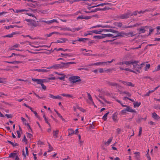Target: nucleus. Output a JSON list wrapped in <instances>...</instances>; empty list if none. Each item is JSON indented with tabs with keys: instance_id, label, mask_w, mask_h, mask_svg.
Masks as SVG:
<instances>
[{
	"instance_id": "nucleus-1",
	"label": "nucleus",
	"mask_w": 160,
	"mask_h": 160,
	"mask_svg": "<svg viewBox=\"0 0 160 160\" xmlns=\"http://www.w3.org/2000/svg\"><path fill=\"white\" fill-rule=\"evenodd\" d=\"M138 61H136V62H134L133 65V69L135 70L137 72H140V71L142 69V67L143 66L145 65V62H142L140 65L138 64Z\"/></svg>"
},
{
	"instance_id": "nucleus-2",
	"label": "nucleus",
	"mask_w": 160,
	"mask_h": 160,
	"mask_svg": "<svg viewBox=\"0 0 160 160\" xmlns=\"http://www.w3.org/2000/svg\"><path fill=\"white\" fill-rule=\"evenodd\" d=\"M111 32L112 35V38L118 37H124V34L122 32H119L118 31L112 29Z\"/></svg>"
},
{
	"instance_id": "nucleus-3",
	"label": "nucleus",
	"mask_w": 160,
	"mask_h": 160,
	"mask_svg": "<svg viewBox=\"0 0 160 160\" xmlns=\"http://www.w3.org/2000/svg\"><path fill=\"white\" fill-rule=\"evenodd\" d=\"M130 16L131 12L129 11L126 13L117 16V18L119 19H126L129 18Z\"/></svg>"
},
{
	"instance_id": "nucleus-4",
	"label": "nucleus",
	"mask_w": 160,
	"mask_h": 160,
	"mask_svg": "<svg viewBox=\"0 0 160 160\" xmlns=\"http://www.w3.org/2000/svg\"><path fill=\"white\" fill-rule=\"evenodd\" d=\"M80 77L78 76H72L69 78V80L70 82L72 83H75L81 81L79 79Z\"/></svg>"
},
{
	"instance_id": "nucleus-5",
	"label": "nucleus",
	"mask_w": 160,
	"mask_h": 160,
	"mask_svg": "<svg viewBox=\"0 0 160 160\" xmlns=\"http://www.w3.org/2000/svg\"><path fill=\"white\" fill-rule=\"evenodd\" d=\"M36 9H29L28 10H26L25 11L27 12L25 14L27 15L30 16H31L33 17H35V15L33 13H35L36 11Z\"/></svg>"
},
{
	"instance_id": "nucleus-6",
	"label": "nucleus",
	"mask_w": 160,
	"mask_h": 160,
	"mask_svg": "<svg viewBox=\"0 0 160 160\" xmlns=\"http://www.w3.org/2000/svg\"><path fill=\"white\" fill-rule=\"evenodd\" d=\"M62 68V66L61 65L60 63L54 64L52 66L47 67L46 68L48 69H52L53 70H57Z\"/></svg>"
},
{
	"instance_id": "nucleus-7",
	"label": "nucleus",
	"mask_w": 160,
	"mask_h": 160,
	"mask_svg": "<svg viewBox=\"0 0 160 160\" xmlns=\"http://www.w3.org/2000/svg\"><path fill=\"white\" fill-rule=\"evenodd\" d=\"M74 63H75L74 62H68L66 63L61 62L60 63V64L62 66V68H68L69 65Z\"/></svg>"
},
{
	"instance_id": "nucleus-8",
	"label": "nucleus",
	"mask_w": 160,
	"mask_h": 160,
	"mask_svg": "<svg viewBox=\"0 0 160 160\" xmlns=\"http://www.w3.org/2000/svg\"><path fill=\"white\" fill-rule=\"evenodd\" d=\"M110 9V8H107L106 7H105L104 8H95L93 10V11L94 12H96L98 11H106V10H108Z\"/></svg>"
},
{
	"instance_id": "nucleus-9",
	"label": "nucleus",
	"mask_w": 160,
	"mask_h": 160,
	"mask_svg": "<svg viewBox=\"0 0 160 160\" xmlns=\"http://www.w3.org/2000/svg\"><path fill=\"white\" fill-rule=\"evenodd\" d=\"M99 27H101L102 28H110L111 27L109 25H102L101 24L99 25H97L95 26H93L91 27L90 28H99Z\"/></svg>"
},
{
	"instance_id": "nucleus-10",
	"label": "nucleus",
	"mask_w": 160,
	"mask_h": 160,
	"mask_svg": "<svg viewBox=\"0 0 160 160\" xmlns=\"http://www.w3.org/2000/svg\"><path fill=\"white\" fill-rule=\"evenodd\" d=\"M73 110L75 112L76 111L77 109H79L80 111L82 112H84L85 111L84 109L79 107V106L78 105H76V106H74L73 107Z\"/></svg>"
},
{
	"instance_id": "nucleus-11",
	"label": "nucleus",
	"mask_w": 160,
	"mask_h": 160,
	"mask_svg": "<svg viewBox=\"0 0 160 160\" xmlns=\"http://www.w3.org/2000/svg\"><path fill=\"white\" fill-rule=\"evenodd\" d=\"M91 16H84L83 15H81L80 16H79L77 18V20L79 19H85L86 20L89 19L91 18Z\"/></svg>"
},
{
	"instance_id": "nucleus-12",
	"label": "nucleus",
	"mask_w": 160,
	"mask_h": 160,
	"mask_svg": "<svg viewBox=\"0 0 160 160\" xmlns=\"http://www.w3.org/2000/svg\"><path fill=\"white\" fill-rule=\"evenodd\" d=\"M68 41V39L66 38H60L59 40H57L55 43H63L66 42Z\"/></svg>"
},
{
	"instance_id": "nucleus-13",
	"label": "nucleus",
	"mask_w": 160,
	"mask_h": 160,
	"mask_svg": "<svg viewBox=\"0 0 160 160\" xmlns=\"http://www.w3.org/2000/svg\"><path fill=\"white\" fill-rule=\"evenodd\" d=\"M125 107H127L126 109L127 112L135 113L136 112V111L135 109H132V108L130 107L129 106L126 105V106Z\"/></svg>"
},
{
	"instance_id": "nucleus-14",
	"label": "nucleus",
	"mask_w": 160,
	"mask_h": 160,
	"mask_svg": "<svg viewBox=\"0 0 160 160\" xmlns=\"http://www.w3.org/2000/svg\"><path fill=\"white\" fill-rule=\"evenodd\" d=\"M28 25L33 27H35L37 26L36 21L32 20H31L30 23H28Z\"/></svg>"
},
{
	"instance_id": "nucleus-15",
	"label": "nucleus",
	"mask_w": 160,
	"mask_h": 160,
	"mask_svg": "<svg viewBox=\"0 0 160 160\" xmlns=\"http://www.w3.org/2000/svg\"><path fill=\"white\" fill-rule=\"evenodd\" d=\"M122 83L124 85L128 86L133 87L134 86V84H133L131 82H123Z\"/></svg>"
},
{
	"instance_id": "nucleus-16",
	"label": "nucleus",
	"mask_w": 160,
	"mask_h": 160,
	"mask_svg": "<svg viewBox=\"0 0 160 160\" xmlns=\"http://www.w3.org/2000/svg\"><path fill=\"white\" fill-rule=\"evenodd\" d=\"M59 131L56 130L55 131H54L53 132V135L54 138L56 139L58 137Z\"/></svg>"
},
{
	"instance_id": "nucleus-17",
	"label": "nucleus",
	"mask_w": 160,
	"mask_h": 160,
	"mask_svg": "<svg viewBox=\"0 0 160 160\" xmlns=\"http://www.w3.org/2000/svg\"><path fill=\"white\" fill-rule=\"evenodd\" d=\"M46 79H42V81L40 82V83H39V84H40L42 87V88L45 90L46 89V86L43 84V83L45 82V81Z\"/></svg>"
},
{
	"instance_id": "nucleus-18",
	"label": "nucleus",
	"mask_w": 160,
	"mask_h": 160,
	"mask_svg": "<svg viewBox=\"0 0 160 160\" xmlns=\"http://www.w3.org/2000/svg\"><path fill=\"white\" fill-rule=\"evenodd\" d=\"M106 62H96V63H94V65H96V66L102 65V66H104L105 65V64H106Z\"/></svg>"
},
{
	"instance_id": "nucleus-19",
	"label": "nucleus",
	"mask_w": 160,
	"mask_h": 160,
	"mask_svg": "<svg viewBox=\"0 0 160 160\" xmlns=\"http://www.w3.org/2000/svg\"><path fill=\"white\" fill-rule=\"evenodd\" d=\"M21 119L22 121L23 122V123L25 125H27L30 129H31L30 127V126L29 125V124L28 123L26 122L27 121H26V119L22 117L21 118Z\"/></svg>"
},
{
	"instance_id": "nucleus-20",
	"label": "nucleus",
	"mask_w": 160,
	"mask_h": 160,
	"mask_svg": "<svg viewBox=\"0 0 160 160\" xmlns=\"http://www.w3.org/2000/svg\"><path fill=\"white\" fill-rule=\"evenodd\" d=\"M147 26H145L144 27H141L140 28H138V30L139 32V33H144L146 31V30L145 29V28L147 27Z\"/></svg>"
},
{
	"instance_id": "nucleus-21",
	"label": "nucleus",
	"mask_w": 160,
	"mask_h": 160,
	"mask_svg": "<svg viewBox=\"0 0 160 160\" xmlns=\"http://www.w3.org/2000/svg\"><path fill=\"white\" fill-rule=\"evenodd\" d=\"M152 117L156 120H158L160 118V117L155 112L152 113Z\"/></svg>"
},
{
	"instance_id": "nucleus-22",
	"label": "nucleus",
	"mask_w": 160,
	"mask_h": 160,
	"mask_svg": "<svg viewBox=\"0 0 160 160\" xmlns=\"http://www.w3.org/2000/svg\"><path fill=\"white\" fill-rule=\"evenodd\" d=\"M107 84L108 85L110 86H117L118 85V84L117 83L111 82L110 81L107 82Z\"/></svg>"
},
{
	"instance_id": "nucleus-23",
	"label": "nucleus",
	"mask_w": 160,
	"mask_h": 160,
	"mask_svg": "<svg viewBox=\"0 0 160 160\" xmlns=\"http://www.w3.org/2000/svg\"><path fill=\"white\" fill-rule=\"evenodd\" d=\"M33 71H37L39 72H48V70H47L46 69H34L32 70Z\"/></svg>"
},
{
	"instance_id": "nucleus-24",
	"label": "nucleus",
	"mask_w": 160,
	"mask_h": 160,
	"mask_svg": "<svg viewBox=\"0 0 160 160\" xmlns=\"http://www.w3.org/2000/svg\"><path fill=\"white\" fill-rule=\"evenodd\" d=\"M90 32L93 33H94L96 34H100L101 32V29H100L99 30H93L91 31Z\"/></svg>"
},
{
	"instance_id": "nucleus-25",
	"label": "nucleus",
	"mask_w": 160,
	"mask_h": 160,
	"mask_svg": "<svg viewBox=\"0 0 160 160\" xmlns=\"http://www.w3.org/2000/svg\"><path fill=\"white\" fill-rule=\"evenodd\" d=\"M61 95L63 97H67L69 98H73V96L71 94L62 93L61 94Z\"/></svg>"
},
{
	"instance_id": "nucleus-26",
	"label": "nucleus",
	"mask_w": 160,
	"mask_h": 160,
	"mask_svg": "<svg viewBox=\"0 0 160 160\" xmlns=\"http://www.w3.org/2000/svg\"><path fill=\"white\" fill-rule=\"evenodd\" d=\"M25 150H26V154H25V152L24 150L23 149L22 151V155L24 156V158H26V155H28V148L27 147H25Z\"/></svg>"
},
{
	"instance_id": "nucleus-27",
	"label": "nucleus",
	"mask_w": 160,
	"mask_h": 160,
	"mask_svg": "<svg viewBox=\"0 0 160 160\" xmlns=\"http://www.w3.org/2000/svg\"><path fill=\"white\" fill-rule=\"evenodd\" d=\"M17 153L15 152H13L9 154V158H15V157L16 156Z\"/></svg>"
},
{
	"instance_id": "nucleus-28",
	"label": "nucleus",
	"mask_w": 160,
	"mask_h": 160,
	"mask_svg": "<svg viewBox=\"0 0 160 160\" xmlns=\"http://www.w3.org/2000/svg\"><path fill=\"white\" fill-rule=\"evenodd\" d=\"M114 24L118 28H121L122 25V23L121 22H115Z\"/></svg>"
},
{
	"instance_id": "nucleus-29",
	"label": "nucleus",
	"mask_w": 160,
	"mask_h": 160,
	"mask_svg": "<svg viewBox=\"0 0 160 160\" xmlns=\"http://www.w3.org/2000/svg\"><path fill=\"white\" fill-rule=\"evenodd\" d=\"M68 135H72L74 133V131L73 129L70 128L68 129Z\"/></svg>"
},
{
	"instance_id": "nucleus-30",
	"label": "nucleus",
	"mask_w": 160,
	"mask_h": 160,
	"mask_svg": "<svg viewBox=\"0 0 160 160\" xmlns=\"http://www.w3.org/2000/svg\"><path fill=\"white\" fill-rule=\"evenodd\" d=\"M123 34H124V37L125 36H134L133 34V32H130L127 33H124L123 32Z\"/></svg>"
},
{
	"instance_id": "nucleus-31",
	"label": "nucleus",
	"mask_w": 160,
	"mask_h": 160,
	"mask_svg": "<svg viewBox=\"0 0 160 160\" xmlns=\"http://www.w3.org/2000/svg\"><path fill=\"white\" fill-rule=\"evenodd\" d=\"M54 50H56L57 51H58L60 50L64 52H65V51H70V50H69V49H63L62 48H54Z\"/></svg>"
},
{
	"instance_id": "nucleus-32",
	"label": "nucleus",
	"mask_w": 160,
	"mask_h": 160,
	"mask_svg": "<svg viewBox=\"0 0 160 160\" xmlns=\"http://www.w3.org/2000/svg\"><path fill=\"white\" fill-rule=\"evenodd\" d=\"M42 80V79H37L34 78H32V81L37 82V83L38 84H39Z\"/></svg>"
},
{
	"instance_id": "nucleus-33",
	"label": "nucleus",
	"mask_w": 160,
	"mask_h": 160,
	"mask_svg": "<svg viewBox=\"0 0 160 160\" xmlns=\"http://www.w3.org/2000/svg\"><path fill=\"white\" fill-rule=\"evenodd\" d=\"M135 155V157L137 160H139L140 157V153L139 152H137L134 153Z\"/></svg>"
},
{
	"instance_id": "nucleus-34",
	"label": "nucleus",
	"mask_w": 160,
	"mask_h": 160,
	"mask_svg": "<svg viewBox=\"0 0 160 160\" xmlns=\"http://www.w3.org/2000/svg\"><path fill=\"white\" fill-rule=\"evenodd\" d=\"M16 33V32H13L10 34H8V35H5L4 37H8V38H12L13 37V35H15Z\"/></svg>"
},
{
	"instance_id": "nucleus-35",
	"label": "nucleus",
	"mask_w": 160,
	"mask_h": 160,
	"mask_svg": "<svg viewBox=\"0 0 160 160\" xmlns=\"http://www.w3.org/2000/svg\"><path fill=\"white\" fill-rule=\"evenodd\" d=\"M124 64L126 65H129L130 64H132L135 62H136V61H134V62H132L131 61H124Z\"/></svg>"
},
{
	"instance_id": "nucleus-36",
	"label": "nucleus",
	"mask_w": 160,
	"mask_h": 160,
	"mask_svg": "<svg viewBox=\"0 0 160 160\" xmlns=\"http://www.w3.org/2000/svg\"><path fill=\"white\" fill-rule=\"evenodd\" d=\"M112 138H110L107 142H105V144L107 146H108L110 144L112 140Z\"/></svg>"
},
{
	"instance_id": "nucleus-37",
	"label": "nucleus",
	"mask_w": 160,
	"mask_h": 160,
	"mask_svg": "<svg viewBox=\"0 0 160 160\" xmlns=\"http://www.w3.org/2000/svg\"><path fill=\"white\" fill-rule=\"evenodd\" d=\"M141 103L140 102H136L133 103V106L134 108L138 107L141 105Z\"/></svg>"
},
{
	"instance_id": "nucleus-38",
	"label": "nucleus",
	"mask_w": 160,
	"mask_h": 160,
	"mask_svg": "<svg viewBox=\"0 0 160 160\" xmlns=\"http://www.w3.org/2000/svg\"><path fill=\"white\" fill-rule=\"evenodd\" d=\"M55 22H58L56 20L53 19L50 21H47V23L49 24Z\"/></svg>"
},
{
	"instance_id": "nucleus-39",
	"label": "nucleus",
	"mask_w": 160,
	"mask_h": 160,
	"mask_svg": "<svg viewBox=\"0 0 160 160\" xmlns=\"http://www.w3.org/2000/svg\"><path fill=\"white\" fill-rule=\"evenodd\" d=\"M117 117L115 113H114L112 116V119L114 121H118Z\"/></svg>"
},
{
	"instance_id": "nucleus-40",
	"label": "nucleus",
	"mask_w": 160,
	"mask_h": 160,
	"mask_svg": "<svg viewBox=\"0 0 160 160\" xmlns=\"http://www.w3.org/2000/svg\"><path fill=\"white\" fill-rule=\"evenodd\" d=\"M109 112H108L107 113H106L104 116L102 117V119L104 121H106L107 119V117L109 113Z\"/></svg>"
},
{
	"instance_id": "nucleus-41",
	"label": "nucleus",
	"mask_w": 160,
	"mask_h": 160,
	"mask_svg": "<svg viewBox=\"0 0 160 160\" xmlns=\"http://www.w3.org/2000/svg\"><path fill=\"white\" fill-rule=\"evenodd\" d=\"M88 38H78V41L79 42H85V40H88Z\"/></svg>"
},
{
	"instance_id": "nucleus-42",
	"label": "nucleus",
	"mask_w": 160,
	"mask_h": 160,
	"mask_svg": "<svg viewBox=\"0 0 160 160\" xmlns=\"http://www.w3.org/2000/svg\"><path fill=\"white\" fill-rule=\"evenodd\" d=\"M88 99L92 103H94L90 93H88Z\"/></svg>"
},
{
	"instance_id": "nucleus-43",
	"label": "nucleus",
	"mask_w": 160,
	"mask_h": 160,
	"mask_svg": "<svg viewBox=\"0 0 160 160\" xmlns=\"http://www.w3.org/2000/svg\"><path fill=\"white\" fill-rule=\"evenodd\" d=\"M111 29H101V32H111V31L112 30Z\"/></svg>"
},
{
	"instance_id": "nucleus-44",
	"label": "nucleus",
	"mask_w": 160,
	"mask_h": 160,
	"mask_svg": "<svg viewBox=\"0 0 160 160\" xmlns=\"http://www.w3.org/2000/svg\"><path fill=\"white\" fill-rule=\"evenodd\" d=\"M44 120L46 123H47L49 127H51V125L50 123L49 122V121H50V119H48L47 118H46L44 119Z\"/></svg>"
},
{
	"instance_id": "nucleus-45",
	"label": "nucleus",
	"mask_w": 160,
	"mask_h": 160,
	"mask_svg": "<svg viewBox=\"0 0 160 160\" xmlns=\"http://www.w3.org/2000/svg\"><path fill=\"white\" fill-rule=\"evenodd\" d=\"M26 9H16L15 10V12L16 13H21L24 11H25Z\"/></svg>"
},
{
	"instance_id": "nucleus-46",
	"label": "nucleus",
	"mask_w": 160,
	"mask_h": 160,
	"mask_svg": "<svg viewBox=\"0 0 160 160\" xmlns=\"http://www.w3.org/2000/svg\"><path fill=\"white\" fill-rule=\"evenodd\" d=\"M149 11V10L148 9H146L144 11H138V13H139V14H141V13H142V14H143L145 12H148Z\"/></svg>"
},
{
	"instance_id": "nucleus-47",
	"label": "nucleus",
	"mask_w": 160,
	"mask_h": 160,
	"mask_svg": "<svg viewBox=\"0 0 160 160\" xmlns=\"http://www.w3.org/2000/svg\"><path fill=\"white\" fill-rule=\"evenodd\" d=\"M123 93L127 95L128 97H131L132 96V94L128 92L125 91L123 92Z\"/></svg>"
},
{
	"instance_id": "nucleus-48",
	"label": "nucleus",
	"mask_w": 160,
	"mask_h": 160,
	"mask_svg": "<svg viewBox=\"0 0 160 160\" xmlns=\"http://www.w3.org/2000/svg\"><path fill=\"white\" fill-rule=\"evenodd\" d=\"M54 110L57 113L59 118H62V116L56 110L54 109Z\"/></svg>"
},
{
	"instance_id": "nucleus-49",
	"label": "nucleus",
	"mask_w": 160,
	"mask_h": 160,
	"mask_svg": "<svg viewBox=\"0 0 160 160\" xmlns=\"http://www.w3.org/2000/svg\"><path fill=\"white\" fill-rule=\"evenodd\" d=\"M136 25H134L133 26H123L122 27V28H132L133 27H136Z\"/></svg>"
},
{
	"instance_id": "nucleus-50",
	"label": "nucleus",
	"mask_w": 160,
	"mask_h": 160,
	"mask_svg": "<svg viewBox=\"0 0 160 160\" xmlns=\"http://www.w3.org/2000/svg\"><path fill=\"white\" fill-rule=\"evenodd\" d=\"M62 77H58V78L59 79L61 80H64L65 77H66V75L64 74V76H62Z\"/></svg>"
},
{
	"instance_id": "nucleus-51",
	"label": "nucleus",
	"mask_w": 160,
	"mask_h": 160,
	"mask_svg": "<svg viewBox=\"0 0 160 160\" xmlns=\"http://www.w3.org/2000/svg\"><path fill=\"white\" fill-rule=\"evenodd\" d=\"M127 111L126 110V109L122 110L120 112L121 114L122 115H123L124 114L126 113Z\"/></svg>"
},
{
	"instance_id": "nucleus-52",
	"label": "nucleus",
	"mask_w": 160,
	"mask_h": 160,
	"mask_svg": "<svg viewBox=\"0 0 160 160\" xmlns=\"http://www.w3.org/2000/svg\"><path fill=\"white\" fill-rule=\"evenodd\" d=\"M116 101L118 102L123 107H124L126 106V105H123V104L122 103V102H121L119 100L117 99V100H116Z\"/></svg>"
},
{
	"instance_id": "nucleus-53",
	"label": "nucleus",
	"mask_w": 160,
	"mask_h": 160,
	"mask_svg": "<svg viewBox=\"0 0 160 160\" xmlns=\"http://www.w3.org/2000/svg\"><path fill=\"white\" fill-rule=\"evenodd\" d=\"M137 13H138V11H135L134 12L132 13H131V16H132L133 15L136 16L137 14Z\"/></svg>"
},
{
	"instance_id": "nucleus-54",
	"label": "nucleus",
	"mask_w": 160,
	"mask_h": 160,
	"mask_svg": "<svg viewBox=\"0 0 160 160\" xmlns=\"http://www.w3.org/2000/svg\"><path fill=\"white\" fill-rule=\"evenodd\" d=\"M150 67V64H147L144 70L145 71L148 70V69H149Z\"/></svg>"
},
{
	"instance_id": "nucleus-55",
	"label": "nucleus",
	"mask_w": 160,
	"mask_h": 160,
	"mask_svg": "<svg viewBox=\"0 0 160 160\" xmlns=\"http://www.w3.org/2000/svg\"><path fill=\"white\" fill-rule=\"evenodd\" d=\"M49 150H48V152H50L53 150V148L50 144H49Z\"/></svg>"
},
{
	"instance_id": "nucleus-56",
	"label": "nucleus",
	"mask_w": 160,
	"mask_h": 160,
	"mask_svg": "<svg viewBox=\"0 0 160 160\" xmlns=\"http://www.w3.org/2000/svg\"><path fill=\"white\" fill-rule=\"evenodd\" d=\"M93 38H97V39H102V38H101V35L94 36L93 37Z\"/></svg>"
},
{
	"instance_id": "nucleus-57",
	"label": "nucleus",
	"mask_w": 160,
	"mask_h": 160,
	"mask_svg": "<svg viewBox=\"0 0 160 160\" xmlns=\"http://www.w3.org/2000/svg\"><path fill=\"white\" fill-rule=\"evenodd\" d=\"M14 28V25H10L9 26L5 27V28L7 29H9L10 28Z\"/></svg>"
},
{
	"instance_id": "nucleus-58",
	"label": "nucleus",
	"mask_w": 160,
	"mask_h": 160,
	"mask_svg": "<svg viewBox=\"0 0 160 160\" xmlns=\"http://www.w3.org/2000/svg\"><path fill=\"white\" fill-rule=\"evenodd\" d=\"M142 128L141 127H139V132H138V135L139 136H140L141 133H142Z\"/></svg>"
},
{
	"instance_id": "nucleus-59",
	"label": "nucleus",
	"mask_w": 160,
	"mask_h": 160,
	"mask_svg": "<svg viewBox=\"0 0 160 160\" xmlns=\"http://www.w3.org/2000/svg\"><path fill=\"white\" fill-rule=\"evenodd\" d=\"M124 70H125V71H128L133 72H135V71L132 70L131 69H129L128 68H125V69H124Z\"/></svg>"
},
{
	"instance_id": "nucleus-60",
	"label": "nucleus",
	"mask_w": 160,
	"mask_h": 160,
	"mask_svg": "<svg viewBox=\"0 0 160 160\" xmlns=\"http://www.w3.org/2000/svg\"><path fill=\"white\" fill-rule=\"evenodd\" d=\"M38 22H46L47 23V21L44 20L42 19H40L39 21H37Z\"/></svg>"
},
{
	"instance_id": "nucleus-61",
	"label": "nucleus",
	"mask_w": 160,
	"mask_h": 160,
	"mask_svg": "<svg viewBox=\"0 0 160 160\" xmlns=\"http://www.w3.org/2000/svg\"><path fill=\"white\" fill-rule=\"evenodd\" d=\"M61 55L64 56V57H66L67 56L71 57V56L67 53L63 54L61 53Z\"/></svg>"
},
{
	"instance_id": "nucleus-62",
	"label": "nucleus",
	"mask_w": 160,
	"mask_h": 160,
	"mask_svg": "<svg viewBox=\"0 0 160 160\" xmlns=\"http://www.w3.org/2000/svg\"><path fill=\"white\" fill-rule=\"evenodd\" d=\"M80 50L81 51H85L86 52H92V50H87L86 49H84V48H81L80 49Z\"/></svg>"
},
{
	"instance_id": "nucleus-63",
	"label": "nucleus",
	"mask_w": 160,
	"mask_h": 160,
	"mask_svg": "<svg viewBox=\"0 0 160 160\" xmlns=\"http://www.w3.org/2000/svg\"><path fill=\"white\" fill-rule=\"evenodd\" d=\"M82 54H83L84 55L86 56H90L92 55L91 54H90L89 53H86L83 52L82 53Z\"/></svg>"
},
{
	"instance_id": "nucleus-64",
	"label": "nucleus",
	"mask_w": 160,
	"mask_h": 160,
	"mask_svg": "<svg viewBox=\"0 0 160 160\" xmlns=\"http://www.w3.org/2000/svg\"><path fill=\"white\" fill-rule=\"evenodd\" d=\"M99 72L100 73H103L104 71L103 70L102 68H101L99 69Z\"/></svg>"
}]
</instances>
